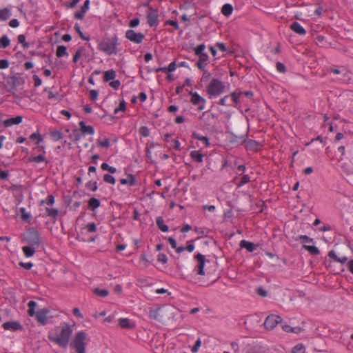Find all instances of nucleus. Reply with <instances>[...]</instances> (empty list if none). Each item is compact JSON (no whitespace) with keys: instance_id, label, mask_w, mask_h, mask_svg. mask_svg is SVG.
<instances>
[{"instance_id":"1","label":"nucleus","mask_w":353,"mask_h":353,"mask_svg":"<svg viewBox=\"0 0 353 353\" xmlns=\"http://www.w3.org/2000/svg\"><path fill=\"white\" fill-rule=\"evenodd\" d=\"M87 334L80 331L75 334L70 345L74 348L77 353H85Z\"/></svg>"},{"instance_id":"2","label":"nucleus","mask_w":353,"mask_h":353,"mask_svg":"<svg viewBox=\"0 0 353 353\" xmlns=\"http://www.w3.org/2000/svg\"><path fill=\"white\" fill-rule=\"evenodd\" d=\"M118 39L114 36L108 41H103L99 43L98 49L105 52L107 54H116L117 53Z\"/></svg>"},{"instance_id":"3","label":"nucleus","mask_w":353,"mask_h":353,"mask_svg":"<svg viewBox=\"0 0 353 353\" xmlns=\"http://www.w3.org/2000/svg\"><path fill=\"white\" fill-rule=\"evenodd\" d=\"M72 330L68 325L63 327L61 330L60 336H49V339L62 347L65 348L68 345L69 339L72 334Z\"/></svg>"},{"instance_id":"4","label":"nucleus","mask_w":353,"mask_h":353,"mask_svg":"<svg viewBox=\"0 0 353 353\" xmlns=\"http://www.w3.org/2000/svg\"><path fill=\"white\" fill-rule=\"evenodd\" d=\"M23 241L30 245L38 247L40 244L39 232L34 228L29 229L23 234Z\"/></svg>"},{"instance_id":"5","label":"nucleus","mask_w":353,"mask_h":353,"mask_svg":"<svg viewBox=\"0 0 353 353\" xmlns=\"http://www.w3.org/2000/svg\"><path fill=\"white\" fill-rule=\"evenodd\" d=\"M116 77V72L111 69L105 71L103 74V81L109 82V85L113 88H118L121 85L119 80H114Z\"/></svg>"},{"instance_id":"6","label":"nucleus","mask_w":353,"mask_h":353,"mask_svg":"<svg viewBox=\"0 0 353 353\" xmlns=\"http://www.w3.org/2000/svg\"><path fill=\"white\" fill-rule=\"evenodd\" d=\"M281 321L282 319L280 316L271 314L266 317L263 325L266 330H272Z\"/></svg>"},{"instance_id":"7","label":"nucleus","mask_w":353,"mask_h":353,"mask_svg":"<svg viewBox=\"0 0 353 353\" xmlns=\"http://www.w3.org/2000/svg\"><path fill=\"white\" fill-rule=\"evenodd\" d=\"M327 70L336 74H342V77L339 78V80L343 82L346 83L350 80L351 73L349 72L344 67L339 68L331 67L328 68Z\"/></svg>"},{"instance_id":"8","label":"nucleus","mask_w":353,"mask_h":353,"mask_svg":"<svg viewBox=\"0 0 353 353\" xmlns=\"http://www.w3.org/2000/svg\"><path fill=\"white\" fill-rule=\"evenodd\" d=\"M125 37L130 41L139 44L143 41L145 36L141 32H136L134 30L130 29L126 31Z\"/></svg>"},{"instance_id":"9","label":"nucleus","mask_w":353,"mask_h":353,"mask_svg":"<svg viewBox=\"0 0 353 353\" xmlns=\"http://www.w3.org/2000/svg\"><path fill=\"white\" fill-rule=\"evenodd\" d=\"M195 260L197 261V265L195 267V270L199 275H204L205 272L203 270L205 263V256L199 253L196 255L194 256Z\"/></svg>"},{"instance_id":"10","label":"nucleus","mask_w":353,"mask_h":353,"mask_svg":"<svg viewBox=\"0 0 353 353\" xmlns=\"http://www.w3.org/2000/svg\"><path fill=\"white\" fill-rule=\"evenodd\" d=\"M158 10L156 9L150 8V12L147 14V22L149 26L153 27L157 26L159 23Z\"/></svg>"},{"instance_id":"11","label":"nucleus","mask_w":353,"mask_h":353,"mask_svg":"<svg viewBox=\"0 0 353 353\" xmlns=\"http://www.w3.org/2000/svg\"><path fill=\"white\" fill-rule=\"evenodd\" d=\"M241 94V92H233L230 95L222 98L220 100V103L223 105H232V103H236Z\"/></svg>"},{"instance_id":"12","label":"nucleus","mask_w":353,"mask_h":353,"mask_svg":"<svg viewBox=\"0 0 353 353\" xmlns=\"http://www.w3.org/2000/svg\"><path fill=\"white\" fill-rule=\"evenodd\" d=\"M49 313L50 310L47 308L39 310L36 313V319L37 321L41 325H46L47 323Z\"/></svg>"},{"instance_id":"13","label":"nucleus","mask_w":353,"mask_h":353,"mask_svg":"<svg viewBox=\"0 0 353 353\" xmlns=\"http://www.w3.org/2000/svg\"><path fill=\"white\" fill-rule=\"evenodd\" d=\"M190 94L192 95L191 101L195 105H199V110H203L204 109L205 99L200 97L196 92L193 93L190 92Z\"/></svg>"},{"instance_id":"14","label":"nucleus","mask_w":353,"mask_h":353,"mask_svg":"<svg viewBox=\"0 0 353 353\" xmlns=\"http://www.w3.org/2000/svg\"><path fill=\"white\" fill-rule=\"evenodd\" d=\"M44 92L48 94V97L49 99L52 100L54 102H59L61 101L63 98V94H59L56 90H44Z\"/></svg>"},{"instance_id":"15","label":"nucleus","mask_w":353,"mask_h":353,"mask_svg":"<svg viewBox=\"0 0 353 353\" xmlns=\"http://www.w3.org/2000/svg\"><path fill=\"white\" fill-rule=\"evenodd\" d=\"M3 327L5 330L16 331L22 329V325L17 321H8L3 323Z\"/></svg>"},{"instance_id":"16","label":"nucleus","mask_w":353,"mask_h":353,"mask_svg":"<svg viewBox=\"0 0 353 353\" xmlns=\"http://www.w3.org/2000/svg\"><path fill=\"white\" fill-rule=\"evenodd\" d=\"M290 29L299 35H305L306 31L304 28L298 22L294 21L290 25Z\"/></svg>"},{"instance_id":"17","label":"nucleus","mask_w":353,"mask_h":353,"mask_svg":"<svg viewBox=\"0 0 353 353\" xmlns=\"http://www.w3.org/2000/svg\"><path fill=\"white\" fill-rule=\"evenodd\" d=\"M10 81L13 87H19L23 85L25 82L23 77L19 74H17L12 76L10 79Z\"/></svg>"},{"instance_id":"18","label":"nucleus","mask_w":353,"mask_h":353,"mask_svg":"<svg viewBox=\"0 0 353 353\" xmlns=\"http://www.w3.org/2000/svg\"><path fill=\"white\" fill-rule=\"evenodd\" d=\"M22 122V117L17 116L16 117L8 119L3 121V124L6 127H9L12 125L19 124Z\"/></svg>"},{"instance_id":"19","label":"nucleus","mask_w":353,"mask_h":353,"mask_svg":"<svg viewBox=\"0 0 353 353\" xmlns=\"http://www.w3.org/2000/svg\"><path fill=\"white\" fill-rule=\"evenodd\" d=\"M79 126L82 134H93L94 133L93 127L91 125H86L84 121H80Z\"/></svg>"},{"instance_id":"20","label":"nucleus","mask_w":353,"mask_h":353,"mask_svg":"<svg viewBox=\"0 0 353 353\" xmlns=\"http://www.w3.org/2000/svg\"><path fill=\"white\" fill-rule=\"evenodd\" d=\"M223 83L217 79H213L210 83L205 85V88H224Z\"/></svg>"},{"instance_id":"21","label":"nucleus","mask_w":353,"mask_h":353,"mask_svg":"<svg viewBox=\"0 0 353 353\" xmlns=\"http://www.w3.org/2000/svg\"><path fill=\"white\" fill-rule=\"evenodd\" d=\"M328 256L334 260L335 261L341 263H345L347 261L348 258L347 256L339 257L334 251L331 250L328 252Z\"/></svg>"},{"instance_id":"22","label":"nucleus","mask_w":353,"mask_h":353,"mask_svg":"<svg viewBox=\"0 0 353 353\" xmlns=\"http://www.w3.org/2000/svg\"><path fill=\"white\" fill-rule=\"evenodd\" d=\"M233 12V6L230 3H225L221 8V13L225 16L229 17Z\"/></svg>"},{"instance_id":"23","label":"nucleus","mask_w":353,"mask_h":353,"mask_svg":"<svg viewBox=\"0 0 353 353\" xmlns=\"http://www.w3.org/2000/svg\"><path fill=\"white\" fill-rule=\"evenodd\" d=\"M240 246L241 248H245L249 252H252L254 250L256 245L252 242L247 241L245 240H242L240 242Z\"/></svg>"},{"instance_id":"24","label":"nucleus","mask_w":353,"mask_h":353,"mask_svg":"<svg viewBox=\"0 0 353 353\" xmlns=\"http://www.w3.org/2000/svg\"><path fill=\"white\" fill-rule=\"evenodd\" d=\"M230 141L232 143H241L245 141V136H237L234 134L233 133H230Z\"/></svg>"},{"instance_id":"25","label":"nucleus","mask_w":353,"mask_h":353,"mask_svg":"<svg viewBox=\"0 0 353 353\" xmlns=\"http://www.w3.org/2000/svg\"><path fill=\"white\" fill-rule=\"evenodd\" d=\"M157 225L158 228L162 231V232H168L169 230V228L167 225L164 223L163 219L161 216H158L156 220Z\"/></svg>"},{"instance_id":"26","label":"nucleus","mask_w":353,"mask_h":353,"mask_svg":"<svg viewBox=\"0 0 353 353\" xmlns=\"http://www.w3.org/2000/svg\"><path fill=\"white\" fill-rule=\"evenodd\" d=\"M23 252L26 256L31 257L34 255L35 252V247L30 245V246H24L22 248Z\"/></svg>"},{"instance_id":"27","label":"nucleus","mask_w":353,"mask_h":353,"mask_svg":"<svg viewBox=\"0 0 353 353\" xmlns=\"http://www.w3.org/2000/svg\"><path fill=\"white\" fill-rule=\"evenodd\" d=\"M119 325L122 328H128L131 329L134 327V324L131 323L128 319H119Z\"/></svg>"},{"instance_id":"28","label":"nucleus","mask_w":353,"mask_h":353,"mask_svg":"<svg viewBox=\"0 0 353 353\" xmlns=\"http://www.w3.org/2000/svg\"><path fill=\"white\" fill-rule=\"evenodd\" d=\"M10 17V11L8 8H6L0 9V21H5Z\"/></svg>"},{"instance_id":"29","label":"nucleus","mask_w":353,"mask_h":353,"mask_svg":"<svg viewBox=\"0 0 353 353\" xmlns=\"http://www.w3.org/2000/svg\"><path fill=\"white\" fill-rule=\"evenodd\" d=\"M56 55L57 57H68V53L67 52V48L64 46H59L57 48Z\"/></svg>"},{"instance_id":"30","label":"nucleus","mask_w":353,"mask_h":353,"mask_svg":"<svg viewBox=\"0 0 353 353\" xmlns=\"http://www.w3.org/2000/svg\"><path fill=\"white\" fill-rule=\"evenodd\" d=\"M120 182L123 185L129 184L132 185L135 183V179L132 174H129L126 179H121Z\"/></svg>"},{"instance_id":"31","label":"nucleus","mask_w":353,"mask_h":353,"mask_svg":"<svg viewBox=\"0 0 353 353\" xmlns=\"http://www.w3.org/2000/svg\"><path fill=\"white\" fill-rule=\"evenodd\" d=\"M282 329L286 332H294L299 333L301 331V328L299 327H292L289 325H283Z\"/></svg>"},{"instance_id":"32","label":"nucleus","mask_w":353,"mask_h":353,"mask_svg":"<svg viewBox=\"0 0 353 353\" xmlns=\"http://www.w3.org/2000/svg\"><path fill=\"white\" fill-rule=\"evenodd\" d=\"M190 157L192 159H194L195 161L201 163L203 161V155L200 153L199 151L194 150L190 152Z\"/></svg>"},{"instance_id":"33","label":"nucleus","mask_w":353,"mask_h":353,"mask_svg":"<svg viewBox=\"0 0 353 353\" xmlns=\"http://www.w3.org/2000/svg\"><path fill=\"white\" fill-rule=\"evenodd\" d=\"M303 248L307 250L312 255H317L319 254V250L316 246L303 245Z\"/></svg>"},{"instance_id":"34","label":"nucleus","mask_w":353,"mask_h":353,"mask_svg":"<svg viewBox=\"0 0 353 353\" xmlns=\"http://www.w3.org/2000/svg\"><path fill=\"white\" fill-rule=\"evenodd\" d=\"M10 44V41L7 35L0 38V48H6Z\"/></svg>"},{"instance_id":"35","label":"nucleus","mask_w":353,"mask_h":353,"mask_svg":"<svg viewBox=\"0 0 353 353\" xmlns=\"http://www.w3.org/2000/svg\"><path fill=\"white\" fill-rule=\"evenodd\" d=\"M89 207L94 210L100 206V201L96 198H91L88 201Z\"/></svg>"},{"instance_id":"36","label":"nucleus","mask_w":353,"mask_h":353,"mask_svg":"<svg viewBox=\"0 0 353 353\" xmlns=\"http://www.w3.org/2000/svg\"><path fill=\"white\" fill-rule=\"evenodd\" d=\"M50 137L54 141H59L62 139V132L59 130L50 132Z\"/></svg>"},{"instance_id":"37","label":"nucleus","mask_w":353,"mask_h":353,"mask_svg":"<svg viewBox=\"0 0 353 353\" xmlns=\"http://www.w3.org/2000/svg\"><path fill=\"white\" fill-rule=\"evenodd\" d=\"M210 79V74L209 72H207L206 71H204L202 77L201 79V86L203 87L205 85V84L208 82V81Z\"/></svg>"},{"instance_id":"38","label":"nucleus","mask_w":353,"mask_h":353,"mask_svg":"<svg viewBox=\"0 0 353 353\" xmlns=\"http://www.w3.org/2000/svg\"><path fill=\"white\" fill-rule=\"evenodd\" d=\"M126 109V103L125 101L123 99L120 101L119 105L117 108H116L114 110V114H117L119 112H124Z\"/></svg>"},{"instance_id":"39","label":"nucleus","mask_w":353,"mask_h":353,"mask_svg":"<svg viewBox=\"0 0 353 353\" xmlns=\"http://www.w3.org/2000/svg\"><path fill=\"white\" fill-rule=\"evenodd\" d=\"M94 293L99 296L105 297L109 294V292L107 290H101L99 288H95L94 290Z\"/></svg>"},{"instance_id":"40","label":"nucleus","mask_w":353,"mask_h":353,"mask_svg":"<svg viewBox=\"0 0 353 353\" xmlns=\"http://www.w3.org/2000/svg\"><path fill=\"white\" fill-rule=\"evenodd\" d=\"M46 212H47L48 216H49L53 219H55L58 216V214H59L58 210H57L55 208H46Z\"/></svg>"},{"instance_id":"41","label":"nucleus","mask_w":353,"mask_h":353,"mask_svg":"<svg viewBox=\"0 0 353 353\" xmlns=\"http://www.w3.org/2000/svg\"><path fill=\"white\" fill-rule=\"evenodd\" d=\"M18 42L21 43L24 48H28L30 45L26 41V36L24 34H19L18 36Z\"/></svg>"},{"instance_id":"42","label":"nucleus","mask_w":353,"mask_h":353,"mask_svg":"<svg viewBox=\"0 0 353 353\" xmlns=\"http://www.w3.org/2000/svg\"><path fill=\"white\" fill-rule=\"evenodd\" d=\"M28 161L30 162H35V163H40L46 161V159L43 155L40 154L38 156L32 157L29 158Z\"/></svg>"},{"instance_id":"43","label":"nucleus","mask_w":353,"mask_h":353,"mask_svg":"<svg viewBox=\"0 0 353 353\" xmlns=\"http://www.w3.org/2000/svg\"><path fill=\"white\" fill-rule=\"evenodd\" d=\"M74 29L75 30L77 31V32L78 33V34L79 35V37L83 39V40H85V41H88L90 39L89 37H85L83 33L82 32V31L81 30V28H80V26L78 24V23H75L74 25Z\"/></svg>"},{"instance_id":"44","label":"nucleus","mask_w":353,"mask_h":353,"mask_svg":"<svg viewBox=\"0 0 353 353\" xmlns=\"http://www.w3.org/2000/svg\"><path fill=\"white\" fill-rule=\"evenodd\" d=\"M205 48V45L204 43L199 44L194 50L195 55L199 57L203 52H204L203 51H204Z\"/></svg>"},{"instance_id":"45","label":"nucleus","mask_w":353,"mask_h":353,"mask_svg":"<svg viewBox=\"0 0 353 353\" xmlns=\"http://www.w3.org/2000/svg\"><path fill=\"white\" fill-rule=\"evenodd\" d=\"M83 50H84V48L83 47H81L77 50V51L73 57V62L74 63H77L79 60Z\"/></svg>"},{"instance_id":"46","label":"nucleus","mask_w":353,"mask_h":353,"mask_svg":"<svg viewBox=\"0 0 353 353\" xmlns=\"http://www.w3.org/2000/svg\"><path fill=\"white\" fill-rule=\"evenodd\" d=\"M101 169H103V170H108L109 171L111 174H114L117 171V169L114 167H112V166H110L108 163H103L101 164Z\"/></svg>"},{"instance_id":"47","label":"nucleus","mask_w":353,"mask_h":353,"mask_svg":"<svg viewBox=\"0 0 353 353\" xmlns=\"http://www.w3.org/2000/svg\"><path fill=\"white\" fill-rule=\"evenodd\" d=\"M54 203V197L52 194H50L48 196L46 201H44V200L41 201L40 205H42L44 203H46L48 205H53Z\"/></svg>"},{"instance_id":"48","label":"nucleus","mask_w":353,"mask_h":353,"mask_svg":"<svg viewBox=\"0 0 353 353\" xmlns=\"http://www.w3.org/2000/svg\"><path fill=\"white\" fill-rule=\"evenodd\" d=\"M305 347L302 344H299L294 347L292 350V353H304Z\"/></svg>"},{"instance_id":"49","label":"nucleus","mask_w":353,"mask_h":353,"mask_svg":"<svg viewBox=\"0 0 353 353\" xmlns=\"http://www.w3.org/2000/svg\"><path fill=\"white\" fill-rule=\"evenodd\" d=\"M159 310H160V308L150 310V311L149 312L150 317L152 319L158 320Z\"/></svg>"},{"instance_id":"50","label":"nucleus","mask_w":353,"mask_h":353,"mask_svg":"<svg viewBox=\"0 0 353 353\" xmlns=\"http://www.w3.org/2000/svg\"><path fill=\"white\" fill-rule=\"evenodd\" d=\"M193 137L198 140L203 141L205 145L208 146L209 145V139L207 137L201 136L198 134H193Z\"/></svg>"},{"instance_id":"51","label":"nucleus","mask_w":353,"mask_h":353,"mask_svg":"<svg viewBox=\"0 0 353 353\" xmlns=\"http://www.w3.org/2000/svg\"><path fill=\"white\" fill-rule=\"evenodd\" d=\"M86 12L87 11L81 8V10L75 12L74 17L76 19L82 20L84 18Z\"/></svg>"},{"instance_id":"52","label":"nucleus","mask_w":353,"mask_h":353,"mask_svg":"<svg viewBox=\"0 0 353 353\" xmlns=\"http://www.w3.org/2000/svg\"><path fill=\"white\" fill-rule=\"evenodd\" d=\"M139 133L141 136L147 137L150 135V130L148 127L142 126L139 129Z\"/></svg>"},{"instance_id":"53","label":"nucleus","mask_w":353,"mask_h":353,"mask_svg":"<svg viewBox=\"0 0 353 353\" xmlns=\"http://www.w3.org/2000/svg\"><path fill=\"white\" fill-rule=\"evenodd\" d=\"M103 180L105 182L110 184H114L115 183V179L110 174H106L103 176Z\"/></svg>"},{"instance_id":"54","label":"nucleus","mask_w":353,"mask_h":353,"mask_svg":"<svg viewBox=\"0 0 353 353\" xmlns=\"http://www.w3.org/2000/svg\"><path fill=\"white\" fill-rule=\"evenodd\" d=\"M296 241H301L302 243H304V242H312L313 241V239L308 237L306 235H300L299 236H297L296 239H295Z\"/></svg>"},{"instance_id":"55","label":"nucleus","mask_w":353,"mask_h":353,"mask_svg":"<svg viewBox=\"0 0 353 353\" xmlns=\"http://www.w3.org/2000/svg\"><path fill=\"white\" fill-rule=\"evenodd\" d=\"M250 181V178L248 174L243 175L241 177V181H240L239 183H238L237 185H238V187H240L242 185H244V184L248 183Z\"/></svg>"},{"instance_id":"56","label":"nucleus","mask_w":353,"mask_h":353,"mask_svg":"<svg viewBox=\"0 0 353 353\" xmlns=\"http://www.w3.org/2000/svg\"><path fill=\"white\" fill-rule=\"evenodd\" d=\"M276 70L281 73H283L286 71L285 65L281 62H277L276 64Z\"/></svg>"},{"instance_id":"57","label":"nucleus","mask_w":353,"mask_h":353,"mask_svg":"<svg viewBox=\"0 0 353 353\" xmlns=\"http://www.w3.org/2000/svg\"><path fill=\"white\" fill-rule=\"evenodd\" d=\"M98 95V92L96 90H91L90 92H89V97L92 101H96L97 99Z\"/></svg>"},{"instance_id":"58","label":"nucleus","mask_w":353,"mask_h":353,"mask_svg":"<svg viewBox=\"0 0 353 353\" xmlns=\"http://www.w3.org/2000/svg\"><path fill=\"white\" fill-rule=\"evenodd\" d=\"M165 25H170L172 26L175 30H178L179 28L178 22L174 20H168L165 21Z\"/></svg>"},{"instance_id":"59","label":"nucleus","mask_w":353,"mask_h":353,"mask_svg":"<svg viewBox=\"0 0 353 353\" xmlns=\"http://www.w3.org/2000/svg\"><path fill=\"white\" fill-rule=\"evenodd\" d=\"M201 345V341L200 339H198L196 340L194 345L192 347V352L194 353L196 352L199 350Z\"/></svg>"},{"instance_id":"60","label":"nucleus","mask_w":353,"mask_h":353,"mask_svg":"<svg viewBox=\"0 0 353 353\" xmlns=\"http://www.w3.org/2000/svg\"><path fill=\"white\" fill-rule=\"evenodd\" d=\"M140 20L139 18H134L129 23V26L131 28H135L139 26Z\"/></svg>"},{"instance_id":"61","label":"nucleus","mask_w":353,"mask_h":353,"mask_svg":"<svg viewBox=\"0 0 353 353\" xmlns=\"http://www.w3.org/2000/svg\"><path fill=\"white\" fill-rule=\"evenodd\" d=\"M86 228L89 232H94L97 230V226L94 223L88 224Z\"/></svg>"},{"instance_id":"62","label":"nucleus","mask_w":353,"mask_h":353,"mask_svg":"<svg viewBox=\"0 0 353 353\" xmlns=\"http://www.w3.org/2000/svg\"><path fill=\"white\" fill-rule=\"evenodd\" d=\"M86 187L92 191H96L97 190V182L90 181L86 184Z\"/></svg>"},{"instance_id":"63","label":"nucleus","mask_w":353,"mask_h":353,"mask_svg":"<svg viewBox=\"0 0 353 353\" xmlns=\"http://www.w3.org/2000/svg\"><path fill=\"white\" fill-rule=\"evenodd\" d=\"M158 261L161 262L162 263L165 264L168 261V258L165 254H159L158 255Z\"/></svg>"},{"instance_id":"64","label":"nucleus","mask_w":353,"mask_h":353,"mask_svg":"<svg viewBox=\"0 0 353 353\" xmlns=\"http://www.w3.org/2000/svg\"><path fill=\"white\" fill-rule=\"evenodd\" d=\"M216 47L222 51L223 52H225L228 50L225 45L223 43L218 42L216 43Z\"/></svg>"}]
</instances>
